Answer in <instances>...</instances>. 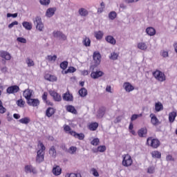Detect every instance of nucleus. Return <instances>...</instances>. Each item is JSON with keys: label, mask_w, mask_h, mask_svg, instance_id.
Wrapping results in <instances>:
<instances>
[{"label": "nucleus", "mask_w": 177, "mask_h": 177, "mask_svg": "<svg viewBox=\"0 0 177 177\" xmlns=\"http://www.w3.org/2000/svg\"><path fill=\"white\" fill-rule=\"evenodd\" d=\"M103 72L102 71H96V72H92L91 74V78H93V80H96L97 78H100V77H102L103 75Z\"/></svg>", "instance_id": "21"}, {"label": "nucleus", "mask_w": 177, "mask_h": 177, "mask_svg": "<svg viewBox=\"0 0 177 177\" xmlns=\"http://www.w3.org/2000/svg\"><path fill=\"white\" fill-rule=\"evenodd\" d=\"M146 32L150 37H153V35H156V29L153 27L147 28Z\"/></svg>", "instance_id": "26"}, {"label": "nucleus", "mask_w": 177, "mask_h": 177, "mask_svg": "<svg viewBox=\"0 0 177 177\" xmlns=\"http://www.w3.org/2000/svg\"><path fill=\"white\" fill-rule=\"evenodd\" d=\"M90 172L92 174V175H93V176H99V172H97V170L95 168H91Z\"/></svg>", "instance_id": "50"}, {"label": "nucleus", "mask_w": 177, "mask_h": 177, "mask_svg": "<svg viewBox=\"0 0 177 177\" xmlns=\"http://www.w3.org/2000/svg\"><path fill=\"white\" fill-rule=\"evenodd\" d=\"M99 143H100V140H99V138H93V140H91V144L93 146H97Z\"/></svg>", "instance_id": "49"}, {"label": "nucleus", "mask_w": 177, "mask_h": 177, "mask_svg": "<svg viewBox=\"0 0 177 177\" xmlns=\"http://www.w3.org/2000/svg\"><path fill=\"white\" fill-rule=\"evenodd\" d=\"M105 41L108 42V44H110L111 45H115L117 44V41L114 38V37L111 35H108L105 37Z\"/></svg>", "instance_id": "19"}, {"label": "nucleus", "mask_w": 177, "mask_h": 177, "mask_svg": "<svg viewBox=\"0 0 177 177\" xmlns=\"http://www.w3.org/2000/svg\"><path fill=\"white\" fill-rule=\"evenodd\" d=\"M62 97L66 102H73V94H71L69 92L64 93Z\"/></svg>", "instance_id": "20"}, {"label": "nucleus", "mask_w": 177, "mask_h": 177, "mask_svg": "<svg viewBox=\"0 0 177 177\" xmlns=\"http://www.w3.org/2000/svg\"><path fill=\"white\" fill-rule=\"evenodd\" d=\"M149 117L151 118V124H152V125H154V127L160 125V120H158V118H157V116H156L154 113H151Z\"/></svg>", "instance_id": "12"}, {"label": "nucleus", "mask_w": 177, "mask_h": 177, "mask_svg": "<svg viewBox=\"0 0 177 177\" xmlns=\"http://www.w3.org/2000/svg\"><path fill=\"white\" fill-rule=\"evenodd\" d=\"M117 17V12L112 11L109 14V19L110 20H114Z\"/></svg>", "instance_id": "42"}, {"label": "nucleus", "mask_w": 177, "mask_h": 177, "mask_svg": "<svg viewBox=\"0 0 177 177\" xmlns=\"http://www.w3.org/2000/svg\"><path fill=\"white\" fill-rule=\"evenodd\" d=\"M105 150H106V146L100 145L97 147V150L93 151V152L97 153V151H100V153H104Z\"/></svg>", "instance_id": "40"}, {"label": "nucleus", "mask_w": 177, "mask_h": 177, "mask_svg": "<svg viewBox=\"0 0 177 177\" xmlns=\"http://www.w3.org/2000/svg\"><path fill=\"white\" fill-rule=\"evenodd\" d=\"M133 162L132 157H131L129 154L122 155V165H123V167H131Z\"/></svg>", "instance_id": "2"}, {"label": "nucleus", "mask_w": 177, "mask_h": 177, "mask_svg": "<svg viewBox=\"0 0 177 177\" xmlns=\"http://www.w3.org/2000/svg\"><path fill=\"white\" fill-rule=\"evenodd\" d=\"M147 145L150 144V146L151 147H153V149H157L160 146V140L157 139H152L151 138H149L147 140Z\"/></svg>", "instance_id": "5"}, {"label": "nucleus", "mask_w": 177, "mask_h": 177, "mask_svg": "<svg viewBox=\"0 0 177 177\" xmlns=\"http://www.w3.org/2000/svg\"><path fill=\"white\" fill-rule=\"evenodd\" d=\"M154 172H156V167H154L153 166L148 167V169H147L148 174H154Z\"/></svg>", "instance_id": "53"}, {"label": "nucleus", "mask_w": 177, "mask_h": 177, "mask_svg": "<svg viewBox=\"0 0 177 177\" xmlns=\"http://www.w3.org/2000/svg\"><path fill=\"white\" fill-rule=\"evenodd\" d=\"M54 114H55V109L52 107H49L47 109L46 111V115L48 117V118L52 117V115H53Z\"/></svg>", "instance_id": "29"}, {"label": "nucleus", "mask_w": 177, "mask_h": 177, "mask_svg": "<svg viewBox=\"0 0 177 177\" xmlns=\"http://www.w3.org/2000/svg\"><path fill=\"white\" fill-rule=\"evenodd\" d=\"M160 55L162 56V57H168V51L162 50Z\"/></svg>", "instance_id": "59"}, {"label": "nucleus", "mask_w": 177, "mask_h": 177, "mask_svg": "<svg viewBox=\"0 0 177 177\" xmlns=\"http://www.w3.org/2000/svg\"><path fill=\"white\" fill-rule=\"evenodd\" d=\"M53 174L55 176H59L62 175V168L59 165H55L53 168Z\"/></svg>", "instance_id": "15"}, {"label": "nucleus", "mask_w": 177, "mask_h": 177, "mask_svg": "<svg viewBox=\"0 0 177 177\" xmlns=\"http://www.w3.org/2000/svg\"><path fill=\"white\" fill-rule=\"evenodd\" d=\"M59 39H62V41H66L67 39V36L66 35L61 33V35L59 36Z\"/></svg>", "instance_id": "62"}, {"label": "nucleus", "mask_w": 177, "mask_h": 177, "mask_svg": "<svg viewBox=\"0 0 177 177\" xmlns=\"http://www.w3.org/2000/svg\"><path fill=\"white\" fill-rule=\"evenodd\" d=\"M97 127H99V124H97V122H93L88 125V129H90V131H96V129H97Z\"/></svg>", "instance_id": "32"}, {"label": "nucleus", "mask_w": 177, "mask_h": 177, "mask_svg": "<svg viewBox=\"0 0 177 177\" xmlns=\"http://www.w3.org/2000/svg\"><path fill=\"white\" fill-rule=\"evenodd\" d=\"M105 113H106V108L104 107L100 108L97 113V118H103Z\"/></svg>", "instance_id": "23"}, {"label": "nucleus", "mask_w": 177, "mask_h": 177, "mask_svg": "<svg viewBox=\"0 0 177 177\" xmlns=\"http://www.w3.org/2000/svg\"><path fill=\"white\" fill-rule=\"evenodd\" d=\"M49 154L53 158H55L56 157L57 152H56V149L55 148L54 146H53L50 148Z\"/></svg>", "instance_id": "35"}, {"label": "nucleus", "mask_w": 177, "mask_h": 177, "mask_svg": "<svg viewBox=\"0 0 177 177\" xmlns=\"http://www.w3.org/2000/svg\"><path fill=\"white\" fill-rule=\"evenodd\" d=\"M17 104L19 106V107H24L26 102L23 100V99H20L17 101Z\"/></svg>", "instance_id": "45"}, {"label": "nucleus", "mask_w": 177, "mask_h": 177, "mask_svg": "<svg viewBox=\"0 0 177 177\" xmlns=\"http://www.w3.org/2000/svg\"><path fill=\"white\" fill-rule=\"evenodd\" d=\"M66 177H82V176H81V174H80V173H77V174L71 173V174H67L66 175Z\"/></svg>", "instance_id": "47"}, {"label": "nucleus", "mask_w": 177, "mask_h": 177, "mask_svg": "<svg viewBox=\"0 0 177 177\" xmlns=\"http://www.w3.org/2000/svg\"><path fill=\"white\" fill-rule=\"evenodd\" d=\"M68 71L69 73H75V71H77V69L75 68H74L73 66H70L68 68Z\"/></svg>", "instance_id": "60"}, {"label": "nucleus", "mask_w": 177, "mask_h": 177, "mask_svg": "<svg viewBox=\"0 0 177 177\" xmlns=\"http://www.w3.org/2000/svg\"><path fill=\"white\" fill-rule=\"evenodd\" d=\"M39 3L43 6H48L50 3V0H39Z\"/></svg>", "instance_id": "46"}, {"label": "nucleus", "mask_w": 177, "mask_h": 177, "mask_svg": "<svg viewBox=\"0 0 177 177\" xmlns=\"http://www.w3.org/2000/svg\"><path fill=\"white\" fill-rule=\"evenodd\" d=\"M127 3H136V2H139V0H126Z\"/></svg>", "instance_id": "64"}, {"label": "nucleus", "mask_w": 177, "mask_h": 177, "mask_svg": "<svg viewBox=\"0 0 177 177\" xmlns=\"http://www.w3.org/2000/svg\"><path fill=\"white\" fill-rule=\"evenodd\" d=\"M78 13L81 16V17H86L88 15H89V11L86 8H81L78 10Z\"/></svg>", "instance_id": "18"}, {"label": "nucleus", "mask_w": 177, "mask_h": 177, "mask_svg": "<svg viewBox=\"0 0 177 177\" xmlns=\"http://www.w3.org/2000/svg\"><path fill=\"white\" fill-rule=\"evenodd\" d=\"M70 135L76 138V139H79L80 140H84V138L85 136L84 133H77L75 131H70Z\"/></svg>", "instance_id": "17"}, {"label": "nucleus", "mask_w": 177, "mask_h": 177, "mask_svg": "<svg viewBox=\"0 0 177 177\" xmlns=\"http://www.w3.org/2000/svg\"><path fill=\"white\" fill-rule=\"evenodd\" d=\"M44 78L50 82H55V81H57V77H56V76L50 74L45 75Z\"/></svg>", "instance_id": "22"}, {"label": "nucleus", "mask_w": 177, "mask_h": 177, "mask_svg": "<svg viewBox=\"0 0 177 177\" xmlns=\"http://www.w3.org/2000/svg\"><path fill=\"white\" fill-rule=\"evenodd\" d=\"M76 152H77L76 147L72 146L69 147V149H68V153H69V154H75Z\"/></svg>", "instance_id": "44"}, {"label": "nucleus", "mask_w": 177, "mask_h": 177, "mask_svg": "<svg viewBox=\"0 0 177 177\" xmlns=\"http://www.w3.org/2000/svg\"><path fill=\"white\" fill-rule=\"evenodd\" d=\"M153 158H161V152L158 151H153L151 152Z\"/></svg>", "instance_id": "39"}, {"label": "nucleus", "mask_w": 177, "mask_h": 177, "mask_svg": "<svg viewBox=\"0 0 177 177\" xmlns=\"http://www.w3.org/2000/svg\"><path fill=\"white\" fill-rule=\"evenodd\" d=\"M164 109V106L160 102L155 103V110L158 113Z\"/></svg>", "instance_id": "28"}, {"label": "nucleus", "mask_w": 177, "mask_h": 177, "mask_svg": "<svg viewBox=\"0 0 177 177\" xmlns=\"http://www.w3.org/2000/svg\"><path fill=\"white\" fill-rule=\"evenodd\" d=\"M138 136H140V138H145V137H146V135L147 134V129L142 128L138 131Z\"/></svg>", "instance_id": "25"}, {"label": "nucleus", "mask_w": 177, "mask_h": 177, "mask_svg": "<svg viewBox=\"0 0 177 177\" xmlns=\"http://www.w3.org/2000/svg\"><path fill=\"white\" fill-rule=\"evenodd\" d=\"M93 59L95 63V66H99V64H100V62H102V55H100V53L94 52Z\"/></svg>", "instance_id": "6"}, {"label": "nucleus", "mask_w": 177, "mask_h": 177, "mask_svg": "<svg viewBox=\"0 0 177 177\" xmlns=\"http://www.w3.org/2000/svg\"><path fill=\"white\" fill-rule=\"evenodd\" d=\"M32 95H34V91L27 88L23 92V96L25 97L26 101L31 99L32 97Z\"/></svg>", "instance_id": "9"}, {"label": "nucleus", "mask_w": 177, "mask_h": 177, "mask_svg": "<svg viewBox=\"0 0 177 177\" xmlns=\"http://www.w3.org/2000/svg\"><path fill=\"white\" fill-rule=\"evenodd\" d=\"M66 110L69 113H72L73 114H77V110L73 105H68L66 106Z\"/></svg>", "instance_id": "38"}, {"label": "nucleus", "mask_w": 177, "mask_h": 177, "mask_svg": "<svg viewBox=\"0 0 177 177\" xmlns=\"http://www.w3.org/2000/svg\"><path fill=\"white\" fill-rule=\"evenodd\" d=\"M123 88L126 91V92H132V91L135 89L133 86H132V84H131V83L129 82H124L123 84Z\"/></svg>", "instance_id": "14"}, {"label": "nucleus", "mask_w": 177, "mask_h": 177, "mask_svg": "<svg viewBox=\"0 0 177 177\" xmlns=\"http://www.w3.org/2000/svg\"><path fill=\"white\" fill-rule=\"evenodd\" d=\"M167 161H174V158L171 155H167L166 157Z\"/></svg>", "instance_id": "63"}, {"label": "nucleus", "mask_w": 177, "mask_h": 177, "mask_svg": "<svg viewBox=\"0 0 177 177\" xmlns=\"http://www.w3.org/2000/svg\"><path fill=\"white\" fill-rule=\"evenodd\" d=\"M25 172L26 174H37V169L32 165L25 166Z\"/></svg>", "instance_id": "16"}, {"label": "nucleus", "mask_w": 177, "mask_h": 177, "mask_svg": "<svg viewBox=\"0 0 177 177\" xmlns=\"http://www.w3.org/2000/svg\"><path fill=\"white\" fill-rule=\"evenodd\" d=\"M68 66V62L67 61H64L60 64V68H62V70H66Z\"/></svg>", "instance_id": "48"}, {"label": "nucleus", "mask_w": 177, "mask_h": 177, "mask_svg": "<svg viewBox=\"0 0 177 177\" xmlns=\"http://www.w3.org/2000/svg\"><path fill=\"white\" fill-rule=\"evenodd\" d=\"M17 41H18V42H21V44H26L27 42V40L24 37H18Z\"/></svg>", "instance_id": "57"}, {"label": "nucleus", "mask_w": 177, "mask_h": 177, "mask_svg": "<svg viewBox=\"0 0 177 177\" xmlns=\"http://www.w3.org/2000/svg\"><path fill=\"white\" fill-rule=\"evenodd\" d=\"M6 113V109L2 105V101L0 100V114Z\"/></svg>", "instance_id": "51"}, {"label": "nucleus", "mask_w": 177, "mask_h": 177, "mask_svg": "<svg viewBox=\"0 0 177 177\" xmlns=\"http://www.w3.org/2000/svg\"><path fill=\"white\" fill-rule=\"evenodd\" d=\"M53 34V37H55V38H59L60 35L62 34V32L60 31L55 30Z\"/></svg>", "instance_id": "54"}, {"label": "nucleus", "mask_w": 177, "mask_h": 177, "mask_svg": "<svg viewBox=\"0 0 177 177\" xmlns=\"http://www.w3.org/2000/svg\"><path fill=\"white\" fill-rule=\"evenodd\" d=\"M26 102L28 106H32V107L39 106V100L37 98H29Z\"/></svg>", "instance_id": "10"}, {"label": "nucleus", "mask_w": 177, "mask_h": 177, "mask_svg": "<svg viewBox=\"0 0 177 177\" xmlns=\"http://www.w3.org/2000/svg\"><path fill=\"white\" fill-rule=\"evenodd\" d=\"M7 17H13L15 19V18L17 17V13H15V14L8 13Z\"/></svg>", "instance_id": "61"}, {"label": "nucleus", "mask_w": 177, "mask_h": 177, "mask_svg": "<svg viewBox=\"0 0 177 177\" xmlns=\"http://www.w3.org/2000/svg\"><path fill=\"white\" fill-rule=\"evenodd\" d=\"M37 147L39 150L37 152L36 162L39 164L42 162L45 158V150H46V147L41 142H39Z\"/></svg>", "instance_id": "1"}, {"label": "nucleus", "mask_w": 177, "mask_h": 177, "mask_svg": "<svg viewBox=\"0 0 177 177\" xmlns=\"http://www.w3.org/2000/svg\"><path fill=\"white\" fill-rule=\"evenodd\" d=\"M138 48L140 49V50H147V45L145 42H140L138 44Z\"/></svg>", "instance_id": "31"}, {"label": "nucleus", "mask_w": 177, "mask_h": 177, "mask_svg": "<svg viewBox=\"0 0 177 177\" xmlns=\"http://www.w3.org/2000/svg\"><path fill=\"white\" fill-rule=\"evenodd\" d=\"M41 97H42V100H44V102H46L48 100V93L44 92V94L42 95Z\"/></svg>", "instance_id": "58"}, {"label": "nucleus", "mask_w": 177, "mask_h": 177, "mask_svg": "<svg viewBox=\"0 0 177 177\" xmlns=\"http://www.w3.org/2000/svg\"><path fill=\"white\" fill-rule=\"evenodd\" d=\"M103 35H104V33L102 30L95 32V37L96 39H102V38H103Z\"/></svg>", "instance_id": "34"}, {"label": "nucleus", "mask_w": 177, "mask_h": 177, "mask_svg": "<svg viewBox=\"0 0 177 177\" xmlns=\"http://www.w3.org/2000/svg\"><path fill=\"white\" fill-rule=\"evenodd\" d=\"M64 131H65V132H67L68 133H70V132H74V131H71V128L70 127V126L68 125H64Z\"/></svg>", "instance_id": "52"}, {"label": "nucleus", "mask_w": 177, "mask_h": 177, "mask_svg": "<svg viewBox=\"0 0 177 177\" xmlns=\"http://www.w3.org/2000/svg\"><path fill=\"white\" fill-rule=\"evenodd\" d=\"M56 59H57V55H48L46 57V59L48 60V62H50L51 63H55V62H56Z\"/></svg>", "instance_id": "36"}, {"label": "nucleus", "mask_w": 177, "mask_h": 177, "mask_svg": "<svg viewBox=\"0 0 177 177\" xmlns=\"http://www.w3.org/2000/svg\"><path fill=\"white\" fill-rule=\"evenodd\" d=\"M30 120L29 118H24L19 120V122L21 124H25L26 125H27V124H28L30 122Z\"/></svg>", "instance_id": "43"}, {"label": "nucleus", "mask_w": 177, "mask_h": 177, "mask_svg": "<svg viewBox=\"0 0 177 177\" xmlns=\"http://www.w3.org/2000/svg\"><path fill=\"white\" fill-rule=\"evenodd\" d=\"M34 24L36 26V28L40 31H44L45 26H44V23L42 22V19L40 17H37L34 20Z\"/></svg>", "instance_id": "3"}, {"label": "nucleus", "mask_w": 177, "mask_h": 177, "mask_svg": "<svg viewBox=\"0 0 177 177\" xmlns=\"http://www.w3.org/2000/svg\"><path fill=\"white\" fill-rule=\"evenodd\" d=\"M49 93L50 96L53 98L55 102H60L62 100V96L59 95L56 91H49Z\"/></svg>", "instance_id": "11"}, {"label": "nucleus", "mask_w": 177, "mask_h": 177, "mask_svg": "<svg viewBox=\"0 0 177 177\" xmlns=\"http://www.w3.org/2000/svg\"><path fill=\"white\" fill-rule=\"evenodd\" d=\"M153 75L154 78H156V80H157L158 81H160V82H164V81H165L166 80L165 74L161 71H156L153 73Z\"/></svg>", "instance_id": "4"}, {"label": "nucleus", "mask_w": 177, "mask_h": 177, "mask_svg": "<svg viewBox=\"0 0 177 177\" xmlns=\"http://www.w3.org/2000/svg\"><path fill=\"white\" fill-rule=\"evenodd\" d=\"M22 26L26 30H28V31L32 30V24L31 22L24 21L22 23Z\"/></svg>", "instance_id": "24"}, {"label": "nucleus", "mask_w": 177, "mask_h": 177, "mask_svg": "<svg viewBox=\"0 0 177 177\" xmlns=\"http://www.w3.org/2000/svg\"><path fill=\"white\" fill-rule=\"evenodd\" d=\"M79 95L82 97H85L86 95H88V91L85 88H82L80 90H79Z\"/></svg>", "instance_id": "37"}, {"label": "nucleus", "mask_w": 177, "mask_h": 177, "mask_svg": "<svg viewBox=\"0 0 177 177\" xmlns=\"http://www.w3.org/2000/svg\"><path fill=\"white\" fill-rule=\"evenodd\" d=\"M56 12V8H49L46 12V17H53Z\"/></svg>", "instance_id": "13"}, {"label": "nucleus", "mask_w": 177, "mask_h": 177, "mask_svg": "<svg viewBox=\"0 0 177 177\" xmlns=\"http://www.w3.org/2000/svg\"><path fill=\"white\" fill-rule=\"evenodd\" d=\"M118 57H120V53L117 52H112L109 55L111 60H118Z\"/></svg>", "instance_id": "27"}, {"label": "nucleus", "mask_w": 177, "mask_h": 177, "mask_svg": "<svg viewBox=\"0 0 177 177\" xmlns=\"http://www.w3.org/2000/svg\"><path fill=\"white\" fill-rule=\"evenodd\" d=\"M19 91H20V88L17 85H14V86H9L6 89V92L9 95L17 93V92H19Z\"/></svg>", "instance_id": "7"}, {"label": "nucleus", "mask_w": 177, "mask_h": 177, "mask_svg": "<svg viewBox=\"0 0 177 177\" xmlns=\"http://www.w3.org/2000/svg\"><path fill=\"white\" fill-rule=\"evenodd\" d=\"M177 113L175 111H173L169 113V122H174L175 121V118H176Z\"/></svg>", "instance_id": "30"}, {"label": "nucleus", "mask_w": 177, "mask_h": 177, "mask_svg": "<svg viewBox=\"0 0 177 177\" xmlns=\"http://www.w3.org/2000/svg\"><path fill=\"white\" fill-rule=\"evenodd\" d=\"M83 44L84 46H91V39L89 37H84L83 40Z\"/></svg>", "instance_id": "41"}, {"label": "nucleus", "mask_w": 177, "mask_h": 177, "mask_svg": "<svg viewBox=\"0 0 177 177\" xmlns=\"http://www.w3.org/2000/svg\"><path fill=\"white\" fill-rule=\"evenodd\" d=\"M0 57L3 60H6L9 62L12 59V55L9 53V52L6 50H0Z\"/></svg>", "instance_id": "8"}, {"label": "nucleus", "mask_w": 177, "mask_h": 177, "mask_svg": "<svg viewBox=\"0 0 177 177\" xmlns=\"http://www.w3.org/2000/svg\"><path fill=\"white\" fill-rule=\"evenodd\" d=\"M139 117H142V114H133L132 115L131 118V121H135V120H138V118H139Z\"/></svg>", "instance_id": "55"}, {"label": "nucleus", "mask_w": 177, "mask_h": 177, "mask_svg": "<svg viewBox=\"0 0 177 177\" xmlns=\"http://www.w3.org/2000/svg\"><path fill=\"white\" fill-rule=\"evenodd\" d=\"M18 25H19V22L17 21H15L8 25V28H13L15 26H18Z\"/></svg>", "instance_id": "56"}, {"label": "nucleus", "mask_w": 177, "mask_h": 177, "mask_svg": "<svg viewBox=\"0 0 177 177\" xmlns=\"http://www.w3.org/2000/svg\"><path fill=\"white\" fill-rule=\"evenodd\" d=\"M26 63L28 65V67H34V66H35V63L32 59H30V57L26 58Z\"/></svg>", "instance_id": "33"}]
</instances>
